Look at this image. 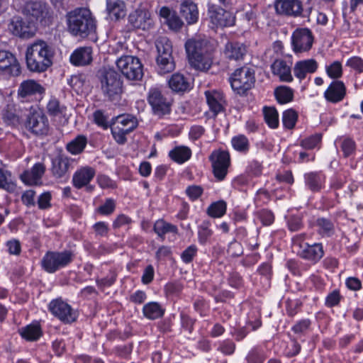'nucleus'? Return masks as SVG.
Wrapping results in <instances>:
<instances>
[{
    "mask_svg": "<svg viewBox=\"0 0 363 363\" xmlns=\"http://www.w3.org/2000/svg\"><path fill=\"white\" fill-rule=\"evenodd\" d=\"M2 119L8 125L17 127L21 123L18 111L13 104H8L2 111Z\"/></svg>",
    "mask_w": 363,
    "mask_h": 363,
    "instance_id": "41",
    "label": "nucleus"
},
{
    "mask_svg": "<svg viewBox=\"0 0 363 363\" xmlns=\"http://www.w3.org/2000/svg\"><path fill=\"white\" fill-rule=\"evenodd\" d=\"M324 253L323 245L320 242L306 243L303 245V248L298 252L300 257L313 264L318 263L323 258Z\"/></svg>",
    "mask_w": 363,
    "mask_h": 363,
    "instance_id": "18",
    "label": "nucleus"
},
{
    "mask_svg": "<svg viewBox=\"0 0 363 363\" xmlns=\"http://www.w3.org/2000/svg\"><path fill=\"white\" fill-rule=\"evenodd\" d=\"M227 210V203L223 200L213 202L206 210V213L211 218H221Z\"/></svg>",
    "mask_w": 363,
    "mask_h": 363,
    "instance_id": "48",
    "label": "nucleus"
},
{
    "mask_svg": "<svg viewBox=\"0 0 363 363\" xmlns=\"http://www.w3.org/2000/svg\"><path fill=\"white\" fill-rule=\"evenodd\" d=\"M303 179L306 187L312 192H319L325 187L326 177L321 171L307 172Z\"/></svg>",
    "mask_w": 363,
    "mask_h": 363,
    "instance_id": "25",
    "label": "nucleus"
},
{
    "mask_svg": "<svg viewBox=\"0 0 363 363\" xmlns=\"http://www.w3.org/2000/svg\"><path fill=\"white\" fill-rule=\"evenodd\" d=\"M206 103L213 116L225 111L226 100L223 91L216 89H209L204 92Z\"/></svg>",
    "mask_w": 363,
    "mask_h": 363,
    "instance_id": "17",
    "label": "nucleus"
},
{
    "mask_svg": "<svg viewBox=\"0 0 363 363\" xmlns=\"http://www.w3.org/2000/svg\"><path fill=\"white\" fill-rule=\"evenodd\" d=\"M262 164L257 160L250 161L246 168V172L252 177H259L262 173Z\"/></svg>",
    "mask_w": 363,
    "mask_h": 363,
    "instance_id": "64",
    "label": "nucleus"
},
{
    "mask_svg": "<svg viewBox=\"0 0 363 363\" xmlns=\"http://www.w3.org/2000/svg\"><path fill=\"white\" fill-rule=\"evenodd\" d=\"M87 144V138L85 135H79L67 145V150L72 155L82 153Z\"/></svg>",
    "mask_w": 363,
    "mask_h": 363,
    "instance_id": "45",
    "label": "nucleus"
},
{
    "mask_svg": "<svg viewBox=\"0 0 363 363\" xmlns=\"http://www.w3.org/2000/svg\"><path fill=\"white\" fill-rule=\"evenodd\" d=\"M153 230L155 233L162 240H164V235L167 233H178V228L177 225L167 223L163 219H159L155 222Z\"/></svg>",
    "mask_w": 363,
    "mask_h": 363,
    "instance_id": "43",
    "label": "nucleus"
},
{
    "mask_svg": "<svg viewBox=\"0 0 363 363\" xmlns=\"http://www.w3.org/2000/svg\"><path fill=\"white\" fill-rule=\"evenodd\" d=\"M157 70L159 74L163 75L172 72L175 69L173 56H157Z\"/></svg>",
    "mask_w": 363,
    "mask_h": 363,
    "instance_id": "42",
    "label": "nucleus"
},
{
    "mask_svg": "<svg viewBox=\"0 0 363 363\" xmlns=\"http://www.w3.org/2000/svg\"><path fill=\"white\" fill-rule=\"evenodd\" d=\"M21 337L29 342L37 341L43 335L41 326L38 322H33L18 329Z\"/></svg>",
    "mask_w": 363,
    "mask_h": 363,
    "instance_id": "32",
    "label": "nucleus"
},
{
    "mask_svg": "<svg viewBox=\"0 0 363 363\" xmlns=\"http://www.w3.org/2000/svg\"><path fill=\"white\" fill-rule=\"evenodd\" d=\"M69 161L67 157L58 155L52 159L51 172L57 179L63 178L68 172Z\"/></svg>",
    "mask_w": 363,
    "mask_h": 363,
    "instance_id": "33",
    "label": "nucleus"
},
{
    "mask_svg": "<svg viewBox=\"0 0 363 363\" xmlns=\"http://www.w3.org/2000/svg\"><path fill=\"white\" fill-rule=\"evenodd\" d=\"M247 52V46L238 41H228L223 48V54L225 59L232 61L242 60Z\"/></svg>",
    "mask_w": 363,
    "mask_h": 363,
    "instance_id": "20",
    "label": "nucleus"
},
{
    "mask_svg": "<svg viewBox=\"0 0 363 363\" xmlns=\"http://www.w3.org/2000/svg\"><path fill=\"white\" fill-rule=\"evenodd\" d=\"M118 69L128 80L139 81L143 77V66L139 58L124 55L116 62Z\"/></svg>",
    "mask_w": 363,
    "mask_h": 363,
    "instance_id": "9",
    "label": "nucleus"
},
{
    "mask_svg": "<svg viewBox=\"0 0 363 363\" xmlns=\"http://www.w3.org/2000/svg\"><path fill=\"white\" fill-rule=\"evenodd\" d=\"M25 128L36 136L46 135L49 133L50 125L48 117L45 113L33 106L24 121Z\"/></svg>",
    "mask_w": 363,
    "mask_h": 363,
    "instance_id": "7",
    "label": "nucleus"
},
{
    "mask_svg": "<svg viewBox=\"0 0 363 363\" xmlns=\"http://www.w3.org/2000/svg\"><path fill=\"white\" fill-rule=\"evenodd\" d=\"M67 31L73 37L84 40L96 39L97 21L91 11L85 7H78L65 15Z\"/></svg>",
    "mask_w": 363,
    "mask_h": 363,
    "instance_id": "1",
    "label": "nucleus"
},
{
    "mask_svg": "<svg viewBox=\"0 0 363 363\" xmlns=\"http://www.w3.org/2000/svg\"><path fill=\"white\" fill-rule=\"evenodd\" d=\"M23 12L31 21H39L45 26L49 25L52 20V11L50 6L43 1L27 2Z\"/></svg>",
    "mask_w": 363,
    "mask_h": 363,
    "instance_id": "10",
    "label": "nucleus"
},
{
    "mask_svg": "<svg viewBox=\"0 0 363 363\" xmlns=\"http://www.w3.org/2000/svg\"><path fill=\"white\" fill-rule=\"evenodd\" d=\"M125 5L121 0H106V11L111 21H118L125 16Z\"/></svg>",
    "mask_w": 363,
    "mask_h": 363,
    "instance_id": "35",
    "label": "nucleus"
},
{
    "mask_svg": "<svg viewBox=\"0 0 363 363\" xmlns=\"http://www.w3.org/2000/svg\"><path fill=\"white\" fill-rule=\"evenodd\" d=\"M9 30L13 35L21 38H30L35 34L30 23L26 22L20 16H14L11 18Z\"/></svg>",
    "mask_w": 363,
    "mask_h": 363,
    "instance_id": "19",
    "label": "nucleus"
},
{
    "mask_svg": "<svg viewBox=\"0 0 363 363\" xmlns=\"http://www.w3.org/2000/svg\"><path fill=\"white\" fill-rule=\"evenodd\" d=\"M160 16L164 19V23L172 30H179L184 25L177 13L167 6H162L160 9Z\"/></svg>",
    "mask_w": 363,
    "mask_h": 363,
    "instance_id": "30",
    "label": "nucleus"
},
{
    "mask_svg": "<svg viewBox=\"0 0 363 363\" xmlns=\"http://www.w3.org/2000/svg\"><path fill=\"white\" fill-rule=\"evenodd\" d=\"M229 82L236 94L245 96L255 86V71L248 67L238 68L230 74Z\"/></svg>",
    "mask_w": 363,
    "mask_h": 363,
    "instance_id": "6",
    "label": "nucleus"
},
{
    "mask_svg": "<svg viewBox=\"0 0 363 363\" xmlns=\"http://www.w3.org/2000/svg\"><path fill=\"white\" fill-rule=\"evenodd\" d=\"M185 50L191 67L202 72L211 68L213 58L208 40L201 38H190L185 43Z\"/></svg>",
    "mask_w": 363,
    "mask_h": 363,
    "instance_id": "3",
    "label": "nucleus"
},
{
    "mask_svg": "<svg viewBox=\"0 0 363 363\" xmlns=\"http://www.w3.org/2000/svg\"><path fill=\"white\" fill-rule=\"evenodd\" d=\"M233 147L238 152L246 154L250 150V142L244 135L235 136L231 140Z\"/></svg>",
    "mask_w": 363,
    "mask_h": 363,
    "instance_id": "50",
    "label": "nucleus"
},
{
    "mask_svg": "<svg viewBox=\"0 0 363 363\" xmlns=\"http://www.w3.org/2000/svg\"><path fill=\"white\" fill-rule=\"evenodd\" d=\"M110 128L113 139L118 145H124L127 142L126 135L130 133V131L115 125L111 126Z\"/></svg>",
    "mask_w": 363,
    "mask_h": 363,
    "instance_id": "59",
    "label": "nucleus"
},
{
    "mask_svg": "<svg viewBox=\"0 0 363 363\" xmlns=\"http://www.w3.org/2000/svg\"><path fill=\"white\" fill-rule=\"evenodd\" d=\"M147 100L154 115L162 117L170 113L172 99L159 88H151L147 93Z\"/></svg>",
    "mask_w": 363,
    "mask_h": 363,
    "instance_id": "8",
    "label": "nucleus"
},
{
    "mask_svg": "<svg viewBox=\"0 0 363 363\" xmlns=\"http://www.w3.org/2000/svg\"><path fill=\"white\" fill-rule=\"evenodd\" d=\"M116 201L112 198L106 199L104 203L96 208V213L101 216H111L116 210Z\"/></svg>",
    "mask_w": 363,
    "mask_h": 363,
    "instance_id": "52",
    "label": "nucleus"
},
{
    "mask_svg": "<svg viewBox=\"0 0 363 363\" xmlns=\"http://www.w3.org/2000/svg\"><path fill=\"white\" fill-rule=\"evenodd\" d=\"M272 74L279 77L281 82H291L293 76L291 74V65L281 59L276 60L271 65Z\"/></svg>",
    "mask_w": 363,
    "mask_h": 363,
    "instance_id": "29",
    "label": "nucleus"
},
{
    "mask_svg": "<svg viewBox=\"0 0 363 363\" xmlns=\"http://www.w3.org/2000/svg\"><path fill=\"white\" fill-rule=\"evenodd\" d=\"M17 189L15 178L11 171L5 167H0V189L8 193H14Z\"/></svg>",
    "mask_w": 363,
    "mask_h": 363,
    "instance_id": "37",
    "label": "nucleus"
},
{
    "mask_svg": "<svg viewBox=\"0 0 363 363\" xmlns=\"http://www.w3.org/2000/svg\"><path fill=\"white\" fill-rule=\"evenodd\" d=\"M112 125L123 128L130 132H133L138 125V122L134 116L131 114H122L111 118Z\"/></svg>",
    "mask_w": 363,
    "mask_h": 363,
    "instance_id": "36",
    "label": "nucleus"
},
{
    "mask_svg": "<svg viewBox=\"0 0 363 363\" xmlns=\"http://www.w3.org/2000/svg\"><path fill=\"white\" fill-rule=\"evenodd\" d=\"M298 114L293 109H288L284 111L282 115V123L284 126L289 129H293L296 123Z\"/></svg>",
    "mask_w": 363,
    "mask_h": 363,
    "instance_id": "56",
    "label": "nucleus"
},
{
    "mask_svg": "<svg viewBox=\"0 0 363 363\" xmlns=\"http://www.w3.org/2000/svg\"><path fill=\"white\" fill-rule=\"evenodd\" d=\"M48 113L52 116L62 115L66 111V106L61 105L56 98H51L47 104Z\"/></svg>",
    "mask_w": 363,
    "mask_h": 363,
    "instance_id": "53",
    "label": "nucleus"
},
{
    "mask_svg": "<svg viewBox=\"0 0 363 363\" xmlns=\"http://www.w3.org/2000/svg\"><path fill=\"white\" fill-rule=\"evenodd\" d=\"M313 42V33L307 28H296L291 37V48L296 54L308 52L311 49Z\"/></svg>",
    "mask_w": 363,
    "mask_h": 363,
    "instance_id": "13",
    "label": "nucleus"
},
{
    "mask_svg": "<svg viewBox=\"0 0 363 363\" xmlns=\"http://www.w3.org/2000/svg\"><path fill=\"white\" fill-rule=\"evenodd\" d=\"M315 226L322 237H331L335 231L334 223L328 218L318 217L315 221Z\"/></svg>",
    "mask_w": 363,
    "mask_h": 363,
    "instance_id": "38",
    "label": "nucleus"
},
{
    "mask_svg": "<svg viewBox=\"0 0 363 363\" xmlns=\"http://www.w3.org/2000/svg\"><path fill=\"white\" fill-rule=\"evenodd\" d=\"M117 274L114 270H110L108 274L101 279H96V283L98 287L104 289L111 286L116 281Z\"/></svg>",
    "mask_w": 363,
    "mask_h": 363,
    "instance_id": "62",
    "label": "nucleus"
},
{
    "mask_svg": "<svg viewBox=\"0 0 363 363\" xmlns=\"http://www.w3.org/2000/svg\"><path fill=\"white\" fill-rule=\"evenodd\" d=\"M265 123L271 128L279 126V114L277 109L272 106H264L262 109Z\"/></svg>",
    "mask_w": 363,
    "mask_h": 363,
    "instance_id": "46",
    "label": "nucleus"
},
{
    "mask_svg": "<svg viewBox=\"0 0 363 363\" xmlns=\"http://www.w3.org/2000/svg\"><path fill=\"white\" fill-rule=\"evenodd\" d=\"M46 170L43 162L35 163L30 170H26L21 174V181L26 185L33 186L41 184V179Z\"/></svg>",
    "mask_w": 363,
    "mask_h": 363,
    "instance_id": "22",
    "label": "nucleus"
},
{
    "mask_svg": "<svg viewBox=\"0 0 363 363\" xmlns=\"http://www.w3.org/2000/svg\"><path fill=\"white\" fill-rule=\"evenodd\" d=\"M275 10L277 13L291 17L306 16L303 13V4L300 0H276Z\"/></svg>",
    "mask_w": 363,
    "mask_h": 363,
    "instance_id": "16",
    "label": "nucleus"
},
{
    "mask_svg": "<svg viewBox=\"0 0 363 363\" xmlns=\"http://www.w3.org/2000/svg\"><path fill=\"white\" fill-rule=\"evenodd\" d=\"M318 64L314 59H307L296 62L294 66V76L300 81L305 79L308 74L315 72Z\"/></svg>",
    "mask_w": 363,
    "mask_h": 363,
    "instance_id": "24",
    "label": "nucleus"
},
{
    "mask_svg": "<svg viewBox=\"0 0 363 363\" xmlns=\"http://www.w3.org/2000/svg\"><path fill=\"white\" fill-rule=\"evenodd\" d=\"M168 85L175 93H184L191 89V84L188 79L179 73H175L171 76L168 80Z\"/></svg>",
    "mask_w": 363,
    "mask_h": 363,
    "instance_id": "34",
    "label": "nucleus"
},
{
    "mask_svg": "<svg viewBox=\"0 0 363 363\" xmlns=\"http://www.w3.org/2000/svg\"><path fill=\"white\" fill-rule=\"evenodd\" d=\"M311 320L308 318L302 319L296 323L291 328V330L298 335H304L310 328Z\"/></svg>",
    "mask_w": 363,
    "mask_h": 363,
    "instance_id": "63",
    "label": "nucleus"
},
{
    "mask_svg": "<svg viewBox=\"0 0 363 363\" xmlns=\"http://www.w3.org/2000/svg\"><path fill=\"white\" fill-rule=\"evenodd\" d=\"M93 121L98 127L104 130H107L112 126L111 120L109 121L108 116L101 109H97L93 113Z\"/></svg>",
    "mask_w": 363,
    "mask_h": 363,
    "instance_id": "51",
    "label": "nucleus"
},
{
    "mask_svg": "<svg viewBox=\"0 0 363 363\" xmlns=\"http://www.w3.org/2000/svg\"><path fill=\"white\" fill-rule=\"evenodd\" d=\"M342 296L340 294L339 289H335L330 292L325 300V306L328 308H333L339 306Z\"/></svg>",
    "mask_w": 363,
    "mask_h": 363,
    "instance_id": "61",
    "label": "nucleus"
},
{
    "mask_svg": "<svg viewBox=\"0 0 363 363\" xmlns=\"http://www.w3.org/2000/svg\"><path fill=\"white\" fill-rule=\"evenodd\" d=\"M157 56L172 55V45L171 41L167 37L159 38L155 43Z\"/></svg>",
    "mask_w": 363,
    "mask_h": 363,
    "instance_id": "49",
    "label": "nucleus"
},
{
    "mask_svg": "<svg viewBox=\"0 0 363 363\" xmlns=\"http://www.w3.org/2000/svg\"><path fill=\"white\" fill-rule=\"evenodd\" d=\"M342 152L344 157L347 158L354 156L357 151V143L355 140L349 135L337 137L335 142Z\"/></svg>",
    "mask_w": 363,
    "mask_h": 363,
    "instance_id": "31",
    "label": "nucleus"
},
{
    "mask_svg": "<svg viewBox=\"0 0 363 363\" xmlns=\"http://www.w3.org/2000/svg\"><path fill=\"white\" fill-rule=\"evenodd\" d=\"M235 349V343L232 340L226 339L218 342L217 351L224 355L230 356L234 354Z\"/></svg>",
    "mask_w": 363,
    "mask_h": 363,
    "instance_id": "58",
    "label": "nucleus"
},
{
    "mask_svg": "<svg viewBox=\"0 0 363 363\" xmlns=\"http://www.w3.org/2000/svg\"><path fill=\"white\" fill-rule=\"evenodd\" d=\"M54 55L52 48L46 41L35 40L26 49L27 68L32 72H43L52 65Z\"/></svg>",
    "mask_w": 363,
    "mask_h": 363,
    "instance_id": "2",
    "label": "nucleus"
},
{
    "mask_svg": "<svg viewBox=\"0 0 363 363\" xmlns=\"http://www.w3.org/2000/svg\"><path fill=\"white\" fill-rule=\"evenodd\" d=\"M324 98L330 103L337 104L343 100L346 95V86L343 82L333 80L324 92Z\"/></svg>",
    "mask_w": 363,
    "mask_h": 363,
    "instance_id": "23",
    "label": "nucleus"
},
{
    "mask_svg": "<svg viewBox=\"0 0 363 363\" xmlns=\"http://www.w3.org/2000/svg\"><path fill=\"white\" fill-rule=\"evenodd\" d=\"M213 235V230L209 228L208 222H203L199 227L198 238L201 245H205Z\"/></svg>",
    "mask_w": 363,
    "mask_h": 363,
    "instance_id": "60",
    "label": "nucleus"
},
{
    "mask_svg": "<svg viewBox=\"0 0 363 363\" xmlns=\"http://www.w3.org/2000/svg\"><path fill=\"white\" fill-rule=\"evenodd\" d=\"M274 96L278 103L284 104L293 100L294 92L290 87L280 86L275 89Z\"/></svg>",
    "mask_w": 363,
    "mask_h": 363,
    "instance_id": "47",
    "label": "nucleus"
},
{
    "mask_svg": "<svg viewBox=\"0 0 363 363\" xmlns=\"http://www.w3.org/2000/svg\"><path fill=\"white\" fill-rule=\"evenodd\" d=\"M0 71L12 76H18L21 74L20 65L11 52L0 50Z\"/></svg>",
    "mask_w": 363,
    "mask_h": 363,
    "instance_id": "21",
    "label": "nucleus"
},
{
    "mask_svg": "<svg viewBox=\"0 0 363 363\" xmlns=\"http://www.w3.org/2000/svg\"><path fill=\"white\" fill-rule=\"evenodd\" d=\"M150 19L142 12H134L128 16V22L135 29L146 30L150 25Z\"/></svg>",
    "mask_w": 363,
    "mask_h": 363,
    "instance_id": "44",
    "label": "nucleus"
},
{
    "mask_svg": "<svg viewBox=\"0 0 363 363\" xmlns=\"http://www.w3.org/2000/svg\"><path fill=\"white\" fill-rule=\"evenodd\" d=\"M207 16L216 28L231 27L235 24V16L232 12L212 2L207 4Z\"/></svg>",
    "mask_w": 363,
    "mask_h": 363,
    "instance_id": "11",
    "label": "nucleus"
},
{
    "mask_svg": "<svg viewBox=\"0 0 363 363\" xmlns=\"http://www.w3.org/2000/svg\"><path fill=\"white\" fill-rule=\"evenodd\" d=\"M92 54L93 50L91 47H79L72 52L69 60L71 64L74 66H86L91 63Z\"/></svg>",
    "mask_w": 363,
    "mask_h": 363,
    "instance_id": "27",
    "label": "nucleus"
},
{
    "mask_svg": "<svg viewBox=\"0 0 363 363\" xmlns=\"http://www.w3.org/2000/svg\"><path fill=\"white\" fill-rule=\"evenodd\" d=\"M212 172L217 181L221 182L227 176L230 166V156L228 151L220 149L213 150L208 157Z\"/></svg>",
    "mask_w": 363,
    "mask_h": 363,
    "instance_id": "12",
    "label": "nucleus"
},
{
    "mask_svg": "<svg viewBox=\"0 0 363 363\" xmlns=\"http://www.w3.org/2000/svg\"><path fill=\"white\" fill-rule=\"evenodd\" d=\"M45 88L34 79L23 81L18 86L17 97L22 103L37 101L45 94Z\"/></svg>",
    "mask_w": 363,
    "mask_h": 363,
    "instance_id": "14",
    "label": "nucleus"
},
{
    "mask_svg": "<svg viewBox=\"0 0 363 363\" xmlns=\"http://www.w3.org/2000/svg\"><path fill=\"white\" fill-rule=\"evenodd\" d=\"M322 140V135L315 133L300 141V145L306 150H312L318 147Z\"/></svg>",
    "mask_w": 363,
    "mask_h": 363,
    "instance_id": "55",
    "label": "nucleus"
},
{
    "mask_svg": "<svg viewBox=\"0 0 363 363\" xmlns=\"http://www.w3.org/2000/svg\"><path fill=\"white\" fill-rule=\"evenodd\" d=\"M168 155L172 161L178 164H183L191 158V150L187 146H176L169 152Z\"/></svg>",
    "mask_w": 363,
    "mask_h": 363,
    "instance_id": "39",
    "label": "nucleus"
},
{
    "mask_svg": "<svg viewBox=\"0 0 363 363\" xmlns=\"http://www.w3.org/2000/svg\"><path fill=\"white\" fill-rule=\"evenodd\" d=\"M179 12L189 25L196 23L199 20L197 4L192 0H182L180 4Z\"/></svg>",
    "mask_w": 363,
    "mask_h": 363,
    "instance_id": "28",
    "label": "nucleus"
},
{
    "mask_svg": "<svg viewBox=\"0 0 363 363\" xmlns=\"http://www.w3.org/2000/svg\"><path fill=\"white\" fill-rule=\"evenodd\" d=\"M48 309L55 317L65 324H71L78 318L77 311L60 298L52 300L49 303Z\"/></svg>",
    "mask_w": 363,
    "mask_h": 363,
    "instance_id": "15",
    "label": "nucleus"
},
{
    "mask_svg": "<svg viewBox=\"0 0 363 363\" xmlns=\"http://www.w3.org/2000/svg\"><path fill=\"white\" fill-rule=\"evenodd\" d=\"M97 78L104 98L113 103L120 101L124 89L121 74L113 68L103 67L98 71Z\"/></svg>",
    "mask_w": 363,
    "mask_h": 363,
    "instance_id": "4",
    "label": "nucleus"
},
{
    "mask_svg": "<svg viewBox=\"0 0 363 363\" xmlns=\"http://www.w3.org/2000/svg\"><path fill=\"white\" fill-rule=\"evenodd\" d=\"M165 312V309L155 301L149 302L144 305L143 308V315L149 320H156L162 318Z\"/></svg>",
    "mask_w": 363,
    "mask_h": 363,
    "instance_id": "40",
    "label": "nucleus"
},
{
    "mask_svg": "<svg viewBox=\"0 0 363 363\" xmlns=\"http://www.w3.org/2000/svg\"><path fill=\"white\" fill-rule=\"evenodd\" d=\"M95 174L96 170L94 168L89 166L81 167L73 175V186L78 189L86 186L93 179Z\"/></svg>",
    "mask_w": 363,
    "mask_h": 363,
    "instance_id": "26",
    "label": "nucleus"
},
{
    "mask_svg": "<svg viewBox=\"0 0 363 363\" xmlns=\"http://www.w3.org/2000/svg\"><path fill=\"white\" fill-rule=\"evenodd\" d=\"M327 75L334 80H337L342 76V66L340 61H334L331 64L325 66Z\"/></svg>",
    "mask_w": 363,
    "mask_h": 363,
    "instance_id": "54",
    "label": "nucleus"
},
{
    "mask_svg": "<svg viewBox=\"0 0 363 363\" xmlns=\"http://www.w3.org/2000/svg\"><path fill=\"white\" fill-rule=\"evenodd\" d=\"M265 359L264 351L258 347L252 348L245 358L247 363H264Z\"/></svg>",
    "mask_w": 363,
    "mask_h": 363,
    "instance_id": "57",
    "label": "nucleus"
},
{
    "mask_svg": "<svg viewBox=\"0 0 363 363\" xmlns=\"http://www.w3.org/2000/svg\"><path fill=\"white\" fill-rule=\"evenodd\" d=\"M74 258L75 254L71 250L48 251L43 257L40 265L45 272L53 274L69 266Z\"/></svg>",
    "mask_w": 363,
    "mask_h": 363,
    "instance_id": "5",
    "label": "nucleus"
}]
</instances>
